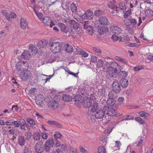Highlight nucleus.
Returning a JSON list of instances; mask_svg holds the SVG:
<instances>
[{
	"mask_svg": "<svg viewBox=\"0 0 153 153\" xmlns=\"http://www.w3.org/2000/svg\"><path fill=\"white\" fill-rule=\"evenodd\" d=\"M113 66H114L113 65V64L111 65V62H109L108 61H105L103 67V70L110 76L116 77L118 73L117 68V67L114 68L113 67Z\"/></svg>",
	"mask_w": 153,
	"mask_h": 153,
	"instance_id": "nucleus-1",
	"label": "nucleus"
},
{
	"mask_svg": "<svg viewBox=\"0 0 153 153\" xmlns=\"http://www.w3.org/2000/svg\"><path fill=\"white\" fill-rule=\"evenodd\" d=\"M74 100L75 104H82L85 107L89 108L91 105V102L88 98L87 97L84 98L80 95L76 96Z\"/></svg>",
	"mask_w": 153,
	"mask_h": 153,
	"instance_id": "nucleus-2",
	"label": "nucleus"
},
{
	"mask_svg": "<svg viewBox=\"0 0 153 153\" xmlns=\"http://www.w3.org/2000/svg\"><path fill=\"white\" fill-rule=\"evenodd\" d=\"M71 26H72L73 28L69 31L71 35L74 38H76L79 33V24L75 21L72 20L70 22Z\"/></svg>",
	"mask_w": 153,
	"mask_h": 153,
	"instance_id": "nucleus-3",
	"label": "nucleus"
},
{
	"mask_svg": "<svg viewBox=\"0 0 153 153\" xmlns=\"http://www.w3.org/2000/svg\"><path fill=\"white\" fill-rule=\"evenodd\" d=\"M49 45L51 50L54 53L59 52L62 47V45L59 42H57L49 43Z\"/></svg>",
	"mask_w": 153,
	"mask_h": 153,
	"instance_id": "nucleus-4",
	"label": "nucleus"
},
{
	"mask_svg": "<svg viewBox=\"0 0 153 153\" xmlns=\"http://www.w3.org/2000/svg\"><path fill=\"white\" fill-rule=\"evenodd\" d=\"M34 149L37 153H42L44 150L43 143L41 141L37 142L35 145Z\"/></svg>",
	"mask_w": 153,
	"mask_h": 153,
	"instance_id": "nucleus-5",
	"label": "nucleus"
},
{
	"mask_svg": "<svg viewBox=\"0 0 153 153\" xmlns=\"http://www.w3.org/2000/svg\"><path fill=\"white\" fill-rule=\"evenodd\" d=\"M103 109L105 114L109 116H113L115 115V110L113 108L105 106L103 108Z\"/></svg>",
	"mask_w": 153,
	"mask_h": 153,
	"instance_id": "nucleus-6",
	"label": "nucleus"
},
{
	"mask_svg": "<svg viewBox=\"0 0 153 153\" xmlns=\"http://www.w3.org/2000/svg\"><path fill=\"white\" fill-rule=\"evenodd\" d=\"M45 26H49L51 27L54 25L53 23L51 21L49 17L45 16L41 20Z\"/></svg>",
	"mask_w": 153,
	"mask_h": 153,
	"instance_id": "nucleus-7",
	"label": "nucleus"
},
{
	"mask_svg": "<svg viewBox=\"0 0 153 153\" xmlns=\"http://www.w3.org/2000/svg\"><path fill=\"white\" fill-rule=\"evenodd\" d=\"M108 6L111 9L109 12L112 14H116L118 12V8L116 6L115 3L110 2L108 4Z\"/></svg>",
	"mask_w": 153,
	"mask_h": 153,
	"instance_id": "nucleus-8",
	"label": "nucleus"
},
{
	"mask_svg": "<svg viewBox=\"0 0 153 153\" xmlns=\"http://www.w3.org/2000/svg\"><path fill=\"white\" fill-rule=\"evenodd\" d=\"M53 144V140L52 139H48L46 141L45 144V150L46 152L50 151L51 147H52Z\"/></svg>",
	"mask_w": 153,
	"mask_h": 153,
	"instance_id": "nucleus-9",
	"label": "nucleus"
},
{
	"mask_svg": "<svg viewBox=\"0 0 153 153\" xmlns=\"http://www.w3.org/2000/svg\"><path fill=\"white\" fill-rule=\"evenodd\" d=\"M82 23H84L83 25L84 28L85 29H88V33L89 35H92L94 33V30L93 29V27L88 24V21H83L81 22Z\"/></svg>",
	"mask_w": 153,
	"mask_h": 153,
	"instance_id": "nucleus-10",
	"label": "nucleus"
},
{
	"mask_svg": "<svg viewBox=\"0 0 153 153\" xmlns=\"http://www.w3.org/2000/svg\"><path fill=\"white\" fill-rule=\"evenodd\" d=\"M31 57V55L30 53V52L28 50H25L22 53V55L20 56H18L19 59H29Z\"/></svg>",
	"mask_w": 153,
	"mask_h": 153,
	"instance_id": "nucleus-11",
	"label": "nucleus"
},
{
	"mask_svg": "<svg viewBox=\"0 0 153 153\" xmlns=\"http://www.w3.org/2000/svg\"><path fill=\"white\" fill-rule=\"evenodd\" d=\"M31 76V74L29 72L22 71L20 74V77L23 80H26L30 78Z\"/></svg>",
	"mask_w": 153,
	"mask_h": 153,
	"instance_id": "nucleus-12",
	"label": "nucleus"
},
{
	"mask_svg": "<svg viewBox=\"0 0 153 153\" xmlns=\"http://www.w3.org/2000/svg\"><path fill=\"white\" fill-rule=\"evenodd\" d=\"M110 31L113 33L120 34L121 32V28L116 25H113L110 27Z\"/></svg>",
	"mask_w": 153,
	"mask_h": 153,
	"instance_id": "nucleus-13",
	"label": "nucleus"
},
{
	"mask_svg": "<svg viewBox=\"0 0 153 153\" xmlns=\"http://www.w3.org/2000/svg\"><path fill=\"white\" fill-rule=\"evenodd\" d=\"M101 25L95 24V26L98 27V31L100 35L103 34L107 32L108 29L106 27L101 26Z\"/></svg>",
	"mask_w": 153,
	"mask_h": 153,
	"instance_id": "nucleus-14",
	"label": "nucleus"
},
{
	"mask_svg": "<svg viewBox=\"0 0 153 153\" xmlns=\"http://www.w3.org/2000/svg\"><path fill=\"white\" fill-rule=\"evenodd\" d=\"M100 23L98 25L102 26L108 25L109 24V22L107 17L105 16H100L99 19Z\"/></svg>",
	"mask_w": 153,
	"mask_h": 153,
	"instance_id": "nucleus-15",
	"label": "nucleus"
},
{
	"mask_svg": "<svg viewBox=\"0 0 153 153\" xmlns=\"http://www.w3.org/2000/svg\"><path fill=\"white\" fill-rule=\"evenodd\" d=\"M85 16L87 19L91 20L93 18L94 14L92 11L89 10H88L84 13V15H82V18L85 19Z\"/></svg>",
	"mask_w": 153,
	"mask_h": 153,
	"instance_id": "nucleus-16",
	"label": "nucleus"
},
{
	"mask_svg": "<svg viewBox=\"0 0 153 153\" xmlns=\"http://www.w3.org/2000/svg\"><path fill=\"white\" fill-rule=\"evenodd\" d=\"M112 89L113 91L116 92H119L121 90L120 86L118 81H115L113 82Z\"/></svg>",
	"mask_w": 153,
	"mask_h": 153,
	"instance_id": "nucleus-17",
	"label": "nucleus"
},
{
	"mask_svg": "<svg viewBox=\"0 0 153 153\" xmlns=\"http://www.w3.org/2000/svg\"><path fill=\"white\" fill-rule=\"evenodd\" d=\"M23 63L20 66H17V69L19 71H25L28 69L29 64L27 61L22 62Z\"/></svg>",
	"mask_w": 153,
	"mask_h": 153,
	"instance_id": "nucleus-18",
	"label": "nucleus"
},
{
	"mask_svg": "<svg viewBox=\"0 0 153 153\" xmlns=\"http://www.w3.org/2000/svg\"><path fill=\"white\" fill-rule=\"evenodd\" d=\"M105 112L104 110L101 109L97 111L95 114V117L97 119H101L104 117Z\"/></svg>",
	"mask_w": 153,
	"mask_h": 153,
	"instance_id": "nucleus-19",
	"label": "nucleus"
},
{
	"mask_svg": "<svg viewBox=\"0 0 153 153\" xmlns=\"http://www.w3.org/2000/svg\"><path fill=\"white\" fill-rule=\"evenodd\" d=\"M5 124L7 126L14 125L16 127H18L19 126V123L17 121L14 120L13 119L6 121L5 122Z\"/></svg>",
	"mask_w": 153,
	"mask_h": 153,
	"instance_id": "nucleus-20",
	"label": "nucleus"
},
{
	"mask_svg": "<svg viewBox=\"0 0 153 153\" xmlns=\"http://www.w3.org/2000/svg\"><path fill=\"white\" fill-rule=\"evenodd\" d=\"M35 100L36 102L37 105H41L43 103V96L41 94H38L36 97Z\"/></svg>",
	"mask_w": 153,
	"mask_h": 153,
	"instance_id": "nucleus-21",
	"label": "nucleus"
},
{
	"mask_svg": "<svg viewBox=\"0 0 153 153\" xmlns=\"http://www.w3.org/2000/svg\"><path fill=\"white\" fill-rule=\"evenodd\" d=\"M58 25L60 28L61 30L65 33L68 32L69 30V27L66 26L65 24L62 23H58Z\"/></svg>",
	"mask_w": 153,
	"mask_h": 153,
	"instance_id": "nucleus-22",
	"label": "nucleus"
},
{
	"mask_svg": "<svg viewBox=\"0 0 153 153\" xmlns=\"http://www.w3.org/2000/svg\"><path fill=\"white\" fill-rule=\"evenodd\" d=\"M48 43V41L45 39L40 41L37 43V45L39 48H43L45 47Z\"/></svg>",
	"mask_w": 153,
	"mask_h": 153,
	"instance_id": "nucleus-23",
	"label": "nucleus"
},
{
	"mask_svg": "<svg viewBox=\"0 0 153 153\" xmlns=\"http://www.w3.org/2000/svg\"><path fill=\"white\" fill-rule=\"evenodd\" d=\"M106 103L109 106H114L117 108L118 107V104H116V101L112 98L109 99L106 101Z\"/></svg>",
	"mask_w": 153,
	"mask_h": 153,
	"instance_id": "nucleus-24",
	"label": "nucleus"
},
{
	"mask_svg": "<svg viewBox=\"0 0 153 153\" xmlns=\"http://www.w3.org/2000/svg\"><path fill=\"white\" fill-rule=\"evenodd\" d=\"M125 25L128 26L131 25L133 26L134 25V19H127L124 20Z\"/></svg>",
	"mask_w": 153,
	"mask_h": 153,
	"instance_id": "nucleus-25",
	"label": "nucleus"
},
{
	"mask_svg": "<svg viewBox=\"0 0 153 153\" xmlns=\"http://www.w3.org/2000/svg\"><path fill=\"white\" fill-rule=\"evenodd\" d=\"M64 49L68 53L72 52L73 51V49L72 46L70 45L65 44L63 47Z\"/></svg>",
	"mask_w": 153,
	"mask_h": 153,
	"instance_id": "nucleus-26",
	"label": "nucleus"
},
{
	"mask_svg": "<svg viewBox=\"0 0 153 153\" xmlns=\"http://www.w3.org/2000/svg\"><path fill=\"white\" fill-rule=\"evenodd\" d=\"M20 23V27L22 29H24L26 28V27L27 25L26 20L23 18H21Z\"/></svg>",
	"mask_w": 153,
	"mask_h": 153,
	"instance_id": "nucleus-27",
	"label": "nucleus"
},
{
	"mask_svg": "<svg viewBox=\"0 0 153 153\" xmlns=\"http://www.w3.org/2000/svg\"><path fill=\"white\" fill-rule=\"evenodd\" d=\"M56 1L51 2V0H42V2L45 6L49 7L51 6L54 4Z\"/></svg>",
	"mask_w": 153,
	"mask_h": 153,
	"instance_id": "nucleus-28",
	"label": "nucleus"
},
{
	"mask_svg": "<svg viewBox=\"0 0 153 153\" xmlns=\"http://www.w3.org/2000/svg\"><path fill=\"white\" fill-rule=\"evenodd\" d=\"M17 143L19 145L21 146L24 145L25 143V140L24 136H19L18 138Z\"/></svg>",
	"mask_w": 153,
	"mask_h": 153,
	"instance_id": "nucleus-29",
	"label": "nucleus"
},
{
	"mask_svg": "<svg viewBox=\"0 0 153 153\" xmlns=\"http://www.w3.org/2000/svg\"><path fill=\"white\" fill-rule=\"evenodd\" d=\"M120 84L121 86L123 88L126 87L128 85V81L125 79H121L120 81Z\"/></svg>",
	"mask_w": 153,
	"mask_h": 153,
	"instance_id": "nucleus-30",
	"label": "nucleus"
},
{
	"mask_svg": "<svg viewBox=\"0 0 153 153\" xmlns=\"http://www.w3.org/2000/svg\"><path fill=\"white\" fill-rule=\"evenodd\" d=\"M20 122L19 124V126L21 129L25 130L26 129L25 128V126L26 123L25 120L23 119H21L20 120Z\"/></svg>",
	"mask_w": 153,
	"mask_h": 153,
	"instance_id": "nucleus-31",
	"label": "nucleus"
},
{
	"mask_svg": "<svg viewBox=\"0 0 153 153\" xmlns=\"http://www.w3.org/2000/svg\"><path fill=\"white\" fill-rule=\"evenodd\" d=\"M33 138L36 141H39L41 137V135L38 132H35L33 134Z\"/></svg>",
	"mask_w": 153,
	"mask_h": 153,
	"instance_id": "nucleus-32",
	"label": "nucleus"
},
{
	"mask_svg": "<svg viewBox=\"0 0 153 153\" xmlns=\"http://www.w3.org/2000/svg\"><path fill=\"white\" fill-rule=\"evenodd\" d=\"M63 100L64 101L69 102L72 100V98L68 94H64L62 97Z\"/></svg>",
	"mask_w": 153,
	"mask_h": 153,
	"instance_id": "nucleus-33",
	"label": "nucleus"
},
{
	"mask_svg": "<svg viewBox=\"0 0 153 153\" xmlns=\"http://www.w3.org/2000/svg\"><path fill=\"white\" fill-rule=\"evenodd\" d=\"M1 13L3 15L5 16L6 18L10 22H11V21L10 19V14H8L7 11L4 10H1Z\"/></svg>",
	"mask_w": 153,
	"mask_h": 153,
	"instance_id": "nucleus-34",
	"label": "nucleus"
},
{
	"mask_svg": "<svg viewBox=\"0 0 153 153\" xmlns=\"http://www.w3.org/2000/svg\"><path fill=\"white\" fill-rule=\"evenodd\" d=\"M115 59L117 61L121 62L123 63L126 64L128 62V61L126 59L119 56H116Z\"/></svg>",
	"mask_w": 153,
	"mask_h": 153,
	"instance_id": "nucleus-35",
	"label": "nucleus"
},
{
	"mask_svg": "<svg viewBox=\"0 0 153 153\" xmlns=\"http://www.w3.org/2000/svg\"><path fill=\"white\" fill-rule=\"evenodd\" d=\"M78 52L79 54L84 57H86L88 56V54L86 52L84 51L81 49H79L78 50Z\"/></svg>",
	"mask_w": 153,
	"mask_h": 153,
	"instance_id": "nucleus-36",
	"label": "nucleus"
},
{
	"mask_svg": "<svg viewBox=\"0 0 153 153\" xmlns=\"http://www.w3.org/2000/svg\"><path fill=\"white\" fill-rule=\"evenodd\" d=\"M49 105L51 108H53L54 109L57 108L58 106V104L57 102L53 101V102L50 103Z\"/></svg>",
	"mask_w": 153,
	"mask_h": 153,
	"instance_id": "nucleus-37",
	"label": "nucleus"
},
{
	"mask_svg": "<svg viewBox=\"0 0 153 153\" xmlns=\"http://www.w3.org/2000/svg\"><path fill=\"white\" fill-rule=\"evenodd\" d=\"M104 63L103 61L101 59H99L97 62V67L99 68H100L102 67H103L104 65Z\"/></svg>",
	"mask_w": 153,
	"mask_h": 153,
	"instance_id": "nucleus-38",
	"label": "nucleus"
},
{
	"mask_svg": "<svg viewBox=\"0 0 153 153\" xmlns=\"http://www.w3.org/2000/svg\"><path fill=\"white\" fill-rule=\"evenodd\" d=\"M98 106L97 103L96 102L94 103L92 106V108L91 110V111L92 112H95L97 109Z\"/></svg>",
	"mask_w": 153,
	"mask_h": 153,
	"instance_id": "nucleus-39",
	"label": "nucleus"
},
{
	"mask_svg": "<svg viewBox=\"0 0 153 153\" xmlns=\"http://www.w3.org/2000/svg\"><path fill=\"white\" fill-rule=\"evenodd\" d=\"M135 120L141 125H144L145 122L140 117H137L135 118Z\"/></svg>",
	"mask_w": 153,
	"mask_h": 153,
	"instance_id": "nucleus-40",
	"label": "nucleus"
},
{
	"mask_svg": "<svg viewBox=\"0 0 153 153\" xmlns=\"http://www.w3.org/2000/svg\"><path fill=\"white\" fill-rule=\"evenodd\" d=\"M112 38L114 41H117L118 40H119L120 42L122 41L121 39L122 38L121 37H119L117 36L116 35H113L112 36Z\"/></svg>",
	"mask_w": 153,
	"mask_h": 153,
	"instance_id": "nucleus-41",
	"label": "nucleus"
},
{
	"mask_svg": "<svg viewBox=\"0 0 153 153\" xmlns=\"http://www.w3.org/2000/svg\"><path fill=\"white\" fill-rule=\"evenodd\" d=\"M98 153H106L105 148L102 146H100L98 148Z\"/></svg>",
	"mask_w": 153,
	"mask_h": 153,
	"instance_id": "nucleus-42",
	"label": "nucleus"
},
{
	"mask_svg": "<svg viewBox=\"0 0 153 153\" xmlns=\"http://www.w3.org/2000/svg\"><path fill=\"white\" fill-rule=\"evenodd\" d=\"M34 11L36 13V16H37L38 19L40 20L42 19V13L39 12L38 11H36L35 9H33Z\"/></svg>",
	"mask_w": 153,
	"mask_h": 153,
	"instance_id": "nucleus-43",
	"label": "nucleus"
},
{
	"mask_svg": "<svg viewBox=\"0 0 153 153\" xmlns=\"http://www.w3.org/2000/svg\"><path fill=\"white\" fill-rule=\"evenodd\" d=\"M138 140L135 143L137 144V146H140L143 143V140L142 137H139L138 138Z\"/></svg>",
	"mask_w": 153,
	"mask_h": 153,
	"instance_id": "nucleus-44",
	"label": "nucleus"
},
{
	"mask_svg": "<svg viewBox=\"0 0 153 153\" xmlns=\"http://www.w3.org/2000/svg\"><path fill=\"white\" fill-rule=\"evenodd\" d=\"M71 9L73 12H76L77 11V7L74 3L71 4Z\"/></svg>",
	"mask_w": 153,
	"mask_h": 153,
	"instance_id": "nucleus-45",
	"label": "nucleus"
},
{
	"mask_svg": "<svg viewBox=\"0 0 153 153\" xmlns=\"http://www.w3.org/2000/svg\"><path fill=\"white\" fill-rule=\"evenodd\" d=\"M90 101L92 103L91 101V100H92L94 102H96V97L95 96V95L94 94H92L90 96V99H89Z\"/></svg>",
	"mask_w": 153,
	"mask_h": 153,
	"instance_id": "nucleus-46",
	"label": "nucleus"
},
{
	"mask_svg": "<svg viewBox=\"0 0 153 153\" xmlns=\"http://www.w3.org/2000/svg\"><path fill=\"white\" fill-rule=\"evenodd\" d=\"M120 9L123 12H124L125 10L126 7L124 4L123 3H121L119 5Z\"/></svg>",
	"mask_w": 153,
	"mask_h": 153,
	"instance_id": "nucleus-47",
	"label": "nucleus"
},
{
	"mask_svg": "<svg viewBox=\"0 0 153 153\" xmlns=\"http://www.w3.org/2000/svg\"><path fill=\"white\" fill-rule=\"evenodd\" d=\"M27 122L31 126H33L35 124V122L34 120L32 119H28L27 120Z\"/></svg>",
	"mask_w": 153,
	"mask_h": 153,
	"instance_id": "nucleus-48",
	"label": "nucleus"
},
{
	"mask_svg": "<svg viewBox=\"0 0 153 153\" xmlns=\"http://www.w3.org/2000/svg\"><path fill=\"white\" fill-rule=\"evenodd\" d=\"M102 11L100 10H96L94 11V14L96 16H99L102 14Z\"/></svg>",
	"mask_w": 153,
	"mask_h": 153,
	"instance_id": "nucleus-49",
	"label": "nucleus"
},
{
	"mask_svg": "<svg viewBox=\"0 0 153 153\" xmlns=\"http://www.w3.org/2000/svg\"><path fill=\"white\" fill-rule=\"evenodd\" d=\"M113 64V65L114 66H117L118 67V69L119 70L121 71L122 69V67L121 66L119 65L117 63L115 62L112 61L111 62V64Z\"/></svg>",
	"mask_w": 153,
	"mask_h": 153,
	"instance_id": "nucleus-50",
	"label": "nucleus"
},
{
	"mask_svg": "<svg viewBox=\"0 0 153 153\" xmlns=\"http://www.w3.org/2000/svg\"><path fill=\"white\" fill-rule=\"evenodd\" d=\"M54 136L56 139L61 138L63 137V136L60 133L56 132L54 134Z\"/></svg>",
	"mask_w": 153,
	"mask_h": 153,
	"instance_id": "nucleus-51",
	"label": "nucleus"
},
{
	"mask_svg": "<svg viewBox=\"0 0 153 153\" xmlns=\"http://www.w3.org/2000/svg\"><path fill=\"white\" fill-rule=\"evenodd\" d=\"M124 98L123 97H119L118 100V105H121L123 104V102L124 101Z\"/></svg>",
	"mask_w": 153,
	"mask_h": 153,
	"instance_id": "nucleus-52",
	"label": "nucleus"
},
{
	"mask_svg": "<svg viewBox=\"0 0 153 153\" xmlns=\"http://www.w3.org/2000/svg\"><path fill=\"white\" fill-rule=\"evenodd\" d=\"M25 136L27 140H29L31 137V133L29 132H26L25 134Z\"/></svg>",
	"mask_w": 153,
	"mask_h": 153,
	"instance_id": "nucleus-53",
	"label": "nucleus"
},
{
	"mask_svg": "<svg viewBox=\"0 0 153 153\" xmlns=\"http://www.w3.org/2000/svg\"><path fill=\"white\" fill-rule=\"evenodd\" d=\"M112 129V128L111 127H108V128L105 130L104 133L106 134H109L111 131Z\"/></svg>",
	"mask_w": 153,
	"mask_h": 153,
	"instance_id": "nucleus-54",
	"label": "nucleus"
},
{
	"mask_svg": "<svg viewBox=\"0 0 153 153\" xmlns=\"http://www.w3.org/2000/svg\"><path fill=\"white\" fill-rule=\"evenodd\" d=\"M50 125H55L58 126L59 124L58 123L53 121H48L47 122Z\"/></svg>",
	"mask_w": 153,
	"mask_h": 153,
	"instance_id": "nucleus-55",
	"label": "nucleus"
},
{
	"mask_svg": "<svg viewBox=\"0 0 153 153\" xmlns=\"http://www.w3.org/2000/svg\"><path fill=\"white\" fill-rule=\"evenodd\" d=\"M145 13L147 14L149 16H152L153 15V11L149 9L146 10Z\"/></svg>",
	"mask_w": 153,
	"mask_h": 153,
	"instance_id": "nucleus-56",
	"label": "nucleus"
},
{
	"mask_svg": "<svg viewBox=\"0 0 153 153\" xmlns=\"http://www.w3.org/2000/svg\"><path fill=\"white\" fill-rule=\"evenodd\" d=\"M91 61L92 62L95 63L97 61V57L94 56H92L91 58Z\"/></svg>",
	"mask_w": 153,
	"mask_h": 153,
	"instance_id": "nucleus-57",
	"label": "nucleus"
},
{
	"mask_svg": "<svg viewBox=\"0 0 153 153\" xmlns=\"http://www.w3.org/2000/svg\"><path fill=\"white\" fill-rule=\"evenodd\" d=\"M70 153H77V150L76 148L71 147L69 150Z\"/></svg>",
	"mask_w": 153,
	"mask_h": 153,
	"instance_id": "nucleus-58",
	"label": "nucleus"
},
{
	"mask_svg": "<svg viewBox=\"0 0 153 153\" xmlns=\"http://www.w3.org/2000/svg\"><path fill=\"white\" fill-rule=\"evenodd\" d=\"M105 92L103 89H100L98 92V94L99 96H101L105 94Z\"/></svg>",
	"mask_w": 153,
	"mask_h": 153,
	"instance_id": "nucleus-59",
	"label": "nucleus"
},
{
	"mask_svg": "<svg viewBox=\"0 0 153 153\" xmlns=\"http://www.w3.org/2000/svg\"><path fill=\"white\" fill-rule=\"evenodd\" d=\"M41 136L42 138L44 140H46L48 137L47 134L45 133H42Z\"/></svg>",
	"mask_w": 153,
	"mask_h": 153,
	"instance_id": "nucleus-60",
	"label": "nucleus"
},
{
	"mask_svg": "<svg viewBox=\"0 0 153 153\" xmlns=\"http://www.w3.org/2000/svg\"><path fill=\"white\" fill-rule=\"evenodd\" d=\"M36 48V46L33 44H31L29 45V49L31 51H32V50Z\"/></svg>",
	"mask_w": 153,
	"mask_h": 153,
	"instance_id": "nucleus-61",
	"label": "nucleus"
},
{
	"mask_svg": "<svg viewBox=\"0 0 153 153\" xmlns=\"http://www.w3.org/2000/svg\"><path fill=\"white\" fill-rule=\"evenodd\" d=\"M36 88H32L29 91V93L30 94H32L33 95H34V93H35V91L36 90Z\"/></svg>",
	"mask_w": 153,
	"mask_h": 153,
	"instance_id": "nucleus-62",
	"label": "nucleus"
},
{
	"mask_svg": "<svg viewBox=\"0 0 153 153\" xmlns=\"http://www.w3.org/2000/svg\"><path fill=\"white\" fill-rule=\"evenodd\" d=\"M31 52L32 53V54L33 56L35 55L38 52L37 48L36 47L34 49L32 50Z\"/></svg>",
	"mask_w": 153,
	"mask_h": 153,
	"instance_id": "nucleus-63",
	"label": "nucleus"
},
{
	"mask_svg": "<svg viewBox=\"0 0 153 153\" xmlns=\"http://www.w3.org/2000/svg\"><path fill=\"white\" fill-rule=\"evenodd\" d=\"M79 148L80 152L82 153H87V151L82 146H80Z\"/></svg>",
	"mask_w": 153,
	"mask_h": 153,
	"instance_id": "nucleus-64",
	"label": "nucleus"
}]
</instances>
